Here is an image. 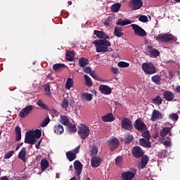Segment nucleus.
Wrapping results in <instances>:
<instances>
[{
  "label": "nucleus",
  "mask_w": 180,
  "mask_h": 180,
  "mask_svg": "<svg viewBox=\"0 0 180 180\" xmlns=\"http://www.w3.org/2000/svg\"><path fill=\"white\" fill-rule=\"evenodd\" d=\"M136 176V173L133 172H124L121 174V178L123 180H132Z\"/></svg>",
  "instance_id": "14"
},
{
  "label": "nucleus",
  "mask_w": 180,
  "mask_h": 180,
  "mask_svg": "<svg viewBox=\"0 0 180 180\" xmlns=\"http://www.w3.org/2000/svg\"><path fill=\"white\" fill-rule=\"evenodd\" d=\"M102 120L103 122H113V120H115V116L113 115V113L110 112L108 114H107L106 115H103L102 117Z\"/></svg>",
  "instance_id": "24"
},
{
  "label": "nucleus",
  "mask_w": 180,
  "mask_h": 180,
  "mask_svg": "<svg viewBox=\"0 0 180 180\" xmlns=\"http://www.w3.org/2000/svg\"><path fill=\"white\" fill-rule=\"evenodd\" d=\"M115 165L117 167H122L123 165V158L122 156H118L115 158Z\"/></svg>",
  "instance_id": "39"
},
{
  "label": "nucleus",
  "mask_w": 180,
  "mask_h": 180,
  "mask_svg": "<svg viewBox=\"0 0 180 180\" xmlns=\"http://www.w3.org/2000/svg\"><path fill=\"white\" fill-rule=\"evenodd\" d=\"M108 143L111 150H115V148L119 146V140L116 138H112Z\"/></svg>",
  "instance_id": "19"
},
{
  "label": "nucleus",
  "mask_w": 180,
  "mask_h": 180,
  "mask_svg": "<svg viewBox=\"0 0 180 180\" xmlns=\"http://www.w3.org/2000/svg\"><path fill=\"white\" fill-rule=\"evenodd\" d=\"M63 67H65V65L61 63H57L53 65V70H55V71H58L60 69L63 68Z\"/></svg>",
  "instance_id": "43"
},
{
  "label": "nucleus",
  "mask_w": 180,
  "mask_h": 180,
  "mask_svg": "<svg viewBox=\"0 0 180 180\" xmlns=\"http://www.w3.org/2000/svg\"><path fill=\"white\" fill-rule=\"evenodd\" d=\"M49 161H47V160L46 159H43L41 161V171H45L46 169H47V168H49Z\"/></svg>",
  "instance_id": "33"
},
{
  "label": "nucleus",
  "mask_w": 180,
  "mask_h": 180,
  "mask_svg": "<svg viewBox=\"0 0 180 180\" xmlns=\"http://www.w3.org/2000/svg\"><path fill=\"white\" fill-rule=\"evenodd\" d=\"M32 136L36 139L37 141L41 137V131L39 129H35L34 131H31Z\"/></svg>",
  "instance_id": "31"
},
{
  "label": "nucleus",
  "mask_w": 180,
  "mask_h": 180,
  "mask_svg": "<svg viewBox=\"0 0 180 180\" xmlns=\"http://www.w3.org/2000/svg\"><path fill=\"white\" fill-rule=\"evenodd\" d=\"M169 117L174 122H176V120H178V119H179V116L175 113H172V115H170Z\"/></svg>",
  "instance_id": "47"
},
{
  "label": "nucleus",
  "mask_w": 180,
  "mask_h": 180,
  "mask_svg": "<svg viewBox=\"0 0 180 180\" xmlns=\"http://www.w3.org/2000/svg\"><path fill=\"white\" fill-rule=\"evenodd\" d=\"M134 127L139 131H143V130H147V125L141 119H138L135 121Z\"/></svg>",
  "instance_id": "10"
},
{
  "label": "nucleus",
  "mask_w": 180,
  "mask_h": 180,
  "mask_svg": "<svg viewBox=\"0 0 180 180\" xmlns=\"http://www.w3.org/2000/svg\"><path fill=\"white\" fill-rule=\"evenodd\" d=\"M133 141V136L132 135H128L127 137V140L125 141L126 144H130Z\"/></svg>",
  "instance_id": "54"
},
{
  "label": "nucleus",
  "mask_w": 180,
  "mask_h": 180,
  "mask_svg": "<svg viewBox=\"0 0 180 180\" xmlns=\"http://www.w3.org/2000/svg\"><path fill=\"white\" fill-rule=\"evenodd\" d=\"M175 91L177 94H180V86L179 85H177L176 86V89H175Z\"/></svg>",
  "instance_id": "62"
},
{
  "label": "nucleus",
  "mask_w": 180,
  "mask_h": 180,
  "mask_svg": "<svg viewBox=\"0 0 180 180\" xmlns=\"http://www.w3.org/2000/svg\"><path fill=\"white\" fill-rule=\"evenodd\" d=\"M89 128L85 124H81L79 127L78 134L82 140H85L89 136Z\"/></svg>",
  "instance_id": "3"
},
{
  "label": "nucleus",
  "mask_w": 180,
  "mask_h": 180,
  "mask_svg": "<svg viewBox=\"0 0 180 180\" xmlns=\"http://www.w3.org/2000/svg\"><path fill=\"white\" fill-rule=\"evenodd\" d=\"M90 75H91V77H92V78H94V79H96V81H102V79H101V77H98L95 74V71H92V72H91Z\"/></svg>",
  "instance_id": "49"
},
{
  "label": "nucleus",
  "mask_w": 180,
  "mask_h": 180,
  "mask_svg": "<svg viewBox=\"0 0 180 180\" xmlns=\"http://www.w3.org/2000/svg\"><path fill=\"white\" fill-rule=\"evenodd\" d=\"M75 53L73 51H68L66 52L65 58L68 61H74L75 60Z\"/></svg>",
  "instance_id": "26"
},
{
  "label": "nucleus",
  "mask_w": 180,
  "mask_h": 180,
  "mask_svg": "<svg viewBox=\"0 0 180 180\" xmlns=\"http://www.w3.org/2000/svg\"><path fill=\"white\" fill-rule=\"evenodd\" d=\"M13 155V151H9L7 152L5 155H4V158L6 160H9V158H11V157H12V155Z\"/></svg>",
  "instance_id": "53"
},
{
  "label": "nucleus",
  "mask_w": 180,
  "mask_h": 180,
  "mask_svg": "<svg viewBox=\"0 0 180 180\" xmlns=\"http://www.w3.org/2000/svg\"><path fill=\"white\" fill-rule=\"evenodd\" d=\"M44 91L45 95H47V96H51V91H50V84L49 83L44 85Z\"/></svg>",
  "instance_id": "38"
},
{
  "label": "nucleus",
  "mask_w": 180,
  "mask_h": 180,
  "mask_svg": "<svg viewBox=\"0 0 180 180\" xmlns=\"http://www.w3.org/2000/svg\"><path fill=\"white\" fill-rule=\"evenodd\" d=\"M98 148L96 146H94L91 150V155H96V154H98Z\"/></svg>",
  "instance_id": "51"
},
{
  "label": "nucleus",
  "mask_w": 180,
  "mask_h": 180,
  "mask_svg": "<svg viewBox=\"0 0 180 180\" xmlns=\"http://www.w3.org/2000/svg\"><path fill=\"white\" fill-rule=\"evenodd\" d=\"M94 33L95 36H96V37H98V39H103L104 40H108L110 38L108 35H106V33L103 32V31L94 30Z\"/></svg>",
  "instance_id": "18"
},
{
  "label": "nucleus",
  "mask_w": 180,
  "mask_h": 180,
  "mask_svg": "<svg viewBox=\"0 0 180 180\" xmlns=\"http://www.w3.org/2000/svg\"><path fill=\"white\" fill-rule=\"evenodd\" d=\"M60 122L63 124L64 126H69L70 125V120L65 115L60 116Z\"/></svg>",
  "instance_id": "29"
},
{
  "label": "nucleus",
  "mask_w": 180,
  "mask_h": 180,
  "mask_svg": "<svg viewBox=\"0 0 180 180\" xmlns=\"http://www.w3.org/2000/svg\"><path fill=\"white\" fill-rule=\"evenodd\" d=\"M121 126L124 130H131L133 129V123L131 120L127 117H124L121 120Z\"/></svg>",
  "instance_id": "8"
},
{
  "label": "nucleus",
  "mask_w": 180,
  "mask_h": 180,
  "mask_svg": "<svg viewBox=\"0 0 180 180\" xmlns=\"http://www.w3.org/2000/svg\"><path fill=\"white\" fill-rule=\"evenodd\" d=\"M158 119V110H154L152 112L150 120L155 122Z\"/></svg>",
  "instance_id": "42"
},
{
  "label": "nucleus",
  "mask_w": 180,
  "mask_h": 180,
  "mask_svg": "<svg viewBox=\"0 0 180 180\" xmlns=\"http://www.w3.org/2000/svg\"><path fill=\"white\" fill-rule=\"evenodd\" d=\"M169 131H171V129L169 127H165L160 131V134L161 137H165Z\"/></svg>",
  "instance_id": "36"
},
{
  "label": "nucleus",
  "mask_w": 180,
  "mask_h": 180,
  "mask_svg": "<svg viewBox=\"0 0 180 180\" xmlns=\"http://www.w3.org/2000/svg\"><path fill=\"white\" fill-rule=\"evenodd\" d=\"M93 44H94L96 47V53H107L108 50V48L112 46L110 41L107 39L94 40Z\"/></svg>",
  "instance_id": "1"
},
{
  "label": "nucleus",
  "mask_w": 180,
  "mask_h": 180,
  "mask_svg": "<svg viewBox=\"0 0 180 180\" xmlns=\"http://www.w3.org/2000/svg\"><path fill=\"white\" fill-rule=\"evenodd\" d=\"M132 154L135 158H141L144 155V152H143L140 146H136L132 150Z\"/></svg>",
  "instance_id": "13"
},
{
  "label": "nucleus",
  "mask_w": 180,
  "mask_h": 180,
  "mask_svg": "<svg viewBox=\"0 0 180 180\" xmlns=\"http://www.w3.org/2000/svg\"><path fill=\"white\" fill-rule=\"evenodd\" d=\"M139 20L140 22H143V23H146V22L148 21V18L147 16H146V15H141L139 18Z\"/></svg>",
  "instance_id": "52"
},
{
  "label": "nucleus",
  "mask_w": 180,
  "mask_h": 180,
  "mask_svg": "<svg viewBox=\"0 0 180 180\" xmlns=\"http://www.w3.org/2000/svg\"><path fill=\"white\" fill-rule=\"evenodd\" d=\"M131 27L134 32L135 36H139L140 37H146V36H147V32L146 30L138 25L132 24L131 25Z\"/></svg>",
  "instance_id": "4"
},
{
  "label": "nucleus",
  "mask_w": 180,
  "mask_h": 180,
  "mask_svg": "<svg viewBox=\"0 0 180 180\" xmlns=\"http://www.w3.org/2000/svg\"><path fill=\"white\" fill-rule=\"evenodd\" d=\"M63 109H68V101L67 99H63L61 103Z\"/></svg>",
  "instance_id": "45"
},
{
  "label": "nucleus",
  "mask_w": 180,
  "mask_h": 180,
  "mask_svg": "<svg viewBox=\"0 0 180 180\" xmlns=\"http://www.w3.org/2000/svg\"><path fill=\"white\" fill-rule=\"evenodd\" d=\"M40 143H41V140L39 141L38 143L36 144L35 147L39 150L40 148Z\"/></svg>",
  "instance_id": "64"
},
{
  "label": "nucleus",
  "mask_w": 180,
  "mask_h": 180,
  "mask_svg": "<svg viewBox=\"0 0 180 180\" xmlns=\"http://www.w3.org/2000/svg\"><path fill=\"white\" fill-rule=\"evenodd\" d=\"M142 69L146 74L153 75L155 74V67L151 63H145L142 65Z\"/></svg>",
  "instance_id": "5"
},
{
  "label": "nucleus",
  "mask_w": 180,
  "mask_h": 180,
  "mask_svg": "<svg viewBox=\"0 0 180 180\" xmlns=\"http://www.w3.org/2000/svg\"><path fill=\"white\" fill-rule=\"evenodd\" d=\"M74 167H75V169L76 171L77 175L79 176V175H81V172H82V164L81 163V162L78 160H75L74 162Z\"/></svg>",
  "instance_id": "16"
},
{
  "label": "nucleus",
  "mask_w": 180,
  "mask_h": 180,
  "mask_svg": "<svg viewBox=\"0 0 180 180\" xmlns=\"http://www.w3.org/2000/svg\"><path fill=\"white\" fill-rule=\"evenodd\" d=\"M68 131L70 134H73V133H77V127L74 124H70L68 127Z\"/></svg>",
  "instance_id": "37"
},
{
  "label": "nucleus",
  "mask_w": 180,
  "mask_h": 180,
  "mask_svg": "<svg viewBox=\"0 0 180 180\" xmlns=\"http://www.w3.org/2000/svg\"><path fill=\"white\" fill-rule=\"evenodd\" d=\"M158 40L162 41V43H176L178 39L176 37L172 35V34L165 33V34H160L158 35Z\"/></svg>",
  "instance_id": "2"
},
{
  "label": "nucleus",
  "mask_w": 180,
  "mask_h": 180,
  "mask_svg": "<svg viewBox=\"0 0 180 180\" xmlns=\"http://www.w3.org/2000/svg\"><path fill=\"white\" fill-rule=\"evenodd\" d=\"M27 154V151L26 150V148H22L20 150L19 154H18V158L20 160H22L24 162H26V155Z\"/></svg>",
  "instance_id": "23"
},
{
  "label": "nucleus",
  "mask_w": 180,
  "mask_h": 180,
  "mask_svg": "<svg viewBox=\"0 0 180 180\" xmlns=\"http://www.w3.org/2000/svg\"><path fill=\"white\" fill-rule=\"evenodd\" d=\"M54 133H55V134H57L58 136L63 134L64 133V127H63V125H61L60 124L55 125Z\"/></svg>",
  "instance_id": "21"
},
{
  "label": "nucleus",
  "mask_w": 180,
  "mask_h": 180,
  "mask_svg": "<svg viewBox=\"0 0 180 180\" xmlns=\"http://www.w3.org/2000/svg\"><path fill=\"white\" fill-rule=\"evenodd\" d=\"M121 7H122V4L120 3L114 4L111 6V11L112 12H114L115 13H116V12H119Z\"/></svg>",
  "instance_id": "32"
},
{
  "label": "nucleus",
  "mask_w": 180,
  "mask_h": 180,
  "mask_svg": "<svg viewBox=\"0 0 180 180\" xmlns=\"http://www.w3.org/2000/svg\"><path fill=\"white\" fill-rule=\"evenodd\" d=\"M16 134L15 140L17 141H20V139H22V134Z\"/></svg>",
  "instance_id": "59"
},
{
  "label": "nucleus",
  "mask_w": 180,
  "mask_h": 180,
  "mask_svg": "<svg viewBox=\"0 0 180 180\" xmlns=\"http://www.w3.org/2000/svg\"><path fill=\"white\" fill-rule=\"evenodd\" d=\"M164 118V114L161 113L160 112H158V119H163Z\"/></svg>",
  "instance_id": "63"
},
{
  "label": "nucleus",
  "mask_w": 180,
  "mask_h": 180,
  "mask_svg": "<svg viewBox=\"0 0 180 180\" xmlns=\"http://www.w3.org/2000/svg\"><path fill=\"white\" fill-rule=\"evenodd\" d=\"M131 21L127 19H124V20L120 19L117 22V25L118 26H127V25H131Z\"/></svg>",
  "instance_id": "28"
},
{
  "label": "nucleus",
  "mask_w": 180,
  "mask_h": 180,
  "mask_svg": "<svg viewBox=\"0 0 180 180\" xmlns=\"http://www.w3.org/2000/svg\"><path fill=\"white\" fill-rule=\"evenodd\" d=\"M153 103L155 105H158V96H157L155 98H153Z\"/></svg>",
  "instance_id": "61"
},
{
  "label": "nucleus",
  "mask_w": 180,
  "mask_h": 180,
  "mask_svg": "<svg viewBox=\"0 0 180 180\" xmlns=\"http://www.w3.org/2000/svg\"><path fill=\"white\" fill-rule=\"evenodd\" d=\"M98 89L103 95H110L112 94V89L107 85H100Z\"/></svg>",
  "instance_id": "15"
},
{
  "label": "nucleus",
  "mask_w": 180,
  "mask_h": 180,
  "mask_svg": "<svg viewBox=\"0 0 180 180\" xmlns=\"http://www.w3.org/2000/svg\"><path fill=\"white\" fill-rule=\"evenodd\" d=\"M169 140H166L165 141L163 142L164 146H165V147H171L172 146V143H171V139L168 138Z\"/></svg>",
  "instance_id": "55"
},
{
  "label": "nucleus",
  "mask_w": 180,
  "mask_h": 180,
  "mask_svg": "<svg viewBox=\"0 0 180 180\" xmlns=\"http://www.w3.org/2000/svg\"><path fill=\"white\" fill-rule=\"evenodd\" d=\"M163 95L165 96V99H166V101H168L169 102L172 101V100L175 98V95L174 94V93L170 91H165Z\"/></svg>",
  "instance_id": "20"
},
{
  "label": "nucleus",
  "mask_w": 180,
  "mask_h": 180,
  "mask_svg": "<svg viewBox=\"0 0 180 180\" xmlns=\"http://www.w3.org/2000/svg\"><path fill=\"white\" fill-rule=\"evenodd\" d=\"M119 68H127V67H130V63L124 61H120L117 64Z\"/></svg>",
  "instance_id": "41"
},
{
  "label": "nucleus",
  "mask_w": 180,
  "mask_h": 180,
  "mask_svg": "<svg viewBox=\"0 0 180 180\" xmlns=\"http://www.w3.org/2000/svg\"><path fill=\"white\" fill-rule=\"evenodd\" d=\"M15 134H22V130L20 129V127H15Z\"/></svg>",
  "instance_id": "58"
},
{
  "label": "nucleus",
  "mask_w": 180,
  "mask_h": 180,
  "mask_svg": "<svg viewBox=\"0 0 180 180\" xmlns=\"http://www.w3.org/2000/svg\"><path fill=\"white\" fill-rule=\"evenodd\" d=\"M37 103L39 108H42V109H47V105H46V104H44V103L41 100H39Z\"/></svg>",
  "instance_id": "50"
},
{
  "label": "nucleus",
  "mask_w": 180,
  "mask_h": 180,
  "mask_svg": "<svg viewBox=\"0 0 180 180\" xmlns=\"http://www.w3.org/2000/svg\"><path fill=\"white\" fill-rule=\"evenodd\" d=\"M148 164V158L145 155L142 157L141 164L139 165V169H143L146 167V166Z\"/></svg>",
  "instance_id": "22"
},
{
  "label": "nucleus",
  "mask_w": 180,
  "mask_h": 180,
  "mask_svg": "<svg viewBox=\"0 0 180 180\" xmlns=\"http://www.w3.org/2000/svg\"><path fill=\"white\" fill-rule=\"evenodd\" d=\"M112 71L114 74H119V72H120L119 68H112Z\"/></svg>",
  "instance_id": "60"
},
{
  "label": "nucleus",
  "mask_w": 180,
  "mask_h": 180,
  "mask_svg": "<svg viewBox=\"0 0 180 180\" xmlns=\"http://www.w3.org/2000/svg\"><path fill=\"white\" fill-rule=\"evenodd\" d=\"M143 6V0H131L129 2V7L132 11H137V9H141Z\"/></svg>",
  "instance_id": "6"
},
{
  "label": "nucleus",
  "mask_w": 180,
  "mask_h": 180,
  "mask_svg": "<svg viewBox=\"0 0 180 180\" xmlns=\"http://www.w3.org/2000/svg\"><path fill=\"white\" fill-rule=\"evenodd\" d=\"M89 64V60L85 58H81L79 60V67H85V65H88Z\"/></svg>",
  "instance_id": "34"
},
{
  "label": "nucleus",
  "mask_w": 180,
  "mask_h": 180,
  "mask_svg": "<svg viewBox=\"0 0 180 180\" xmlns=\"http://www.w3.org/2000/svg\"><path fill=\"white\" fill-rule=\"evenodd\" d=\"M32 110H33V105H29L25 107L20 112V117H22L23 119V118L26 117V116H29V115L30 114V112H32Z\"/></svg>",
  "instance_id": "12"
},
{
  "label": "nucleus",
  "mask_w": 180,
  "mask_h": 180,
  "mask_svg": "<svg viewBox=\"0 0 180 180\" xmlns=\"http://www.w3.org/2000/svg\"><path fill=\"white\" fill-rule=\"evenodd\" d=\"M146 54L147 56H149V57H151L152 58H155V57H158V51L151 46H146Z\"/></svg>",
  "instance_id": "11"
},
{
  "label": "nucleus",
  "mask_w": 180,
  "mask_h": 180,
  "mask_svg": "<svg viewBox=\"0 0 180 180\" xmlns=\"http://www.w3.org/2000/svg\"><path fill=\"white\" fill-rule=\"evenodd\" d=\"M84 78L86 81V85H87V86H92L93 83L91 77H89V76H88L87 75H84Z\"/></svg>",
  "instance_id": "40"
},
{
  "label": "nucleus",
  "mask_w": 180,
  "mask_h": 180,
  "mask_svg": "<svg viewBox=\"0 0 180 180\" xmlns=\"http://www.w3.org/2000/svg\"><path fill=\"white\" fill-rule=\"evenodd\" d=\"M78 153H79V146L76 147L72 150L67 152L66 157L68 160L74 161V160H75V158H77V154H78Z\"/></svg>",
  "instance_id": "9"
},
{
  "label": "nucleus",
  "mask_w": 180,
  "mask_h": 180,
  "mask_svg": "<svg viewBox=\"0 0 180 180\" xmlns=\"http://www.w3.org/2000/svg\"><path fill=\"white\" fill-rule=\"evenodd\" d=\"M50 123V118L46 117L44 119V120L42 122L41 126V127H46Z\"/></svg>",
  "instance_id": "48"
},
{
  "label": "nucleus",
  "mask_w": 180,
  "mask_h": 180,
  "mask_svg": "<svg viewBox=\"0 0 180 180\" xmlns=\"http://www.w3.org/2000/svg\"><path fill=\"white\" fill-rule=\"evenodd\" d=\"M81 98L82 101H86V102H91V101L93 99L92 94L89 93L82 94Z\"/></svg>",
  "instance_id": "27"
},
{
  "label": "nucleus",
  "mask_w": 180,
  "mask_h": 180,
  "mask_svg": "<svg viewBox=\"0 0 180 180\" xmlns=\"http://www.w3.org/2000/svg\"><path fill=\"white\" fill-rule=\"evenodd\" d=\"M167 78V73L164 71L160 72V77H158V82L161 81V79H165Z\"/></svg>",
  "instance_id": "44"
},
{
  "label": "nucleus",
  "mask_w": 180,
  "mask_h": 180,
  "mask_svg": "<svg viewBox=\"0 0 180 180\" xmlns=\"http://www.w3.org/2000/svg\"><path fill=\"white\" fill-rule=\"evenodd\" d=\"M142 136L144 137V139H146V140H150L151 136H150V131H145L142 133Z\"/></svg>",
  "instance_id": "46"
},
{
  "label": "nucleus",
  "mask_w": 180,
  "mask_h": 180,
  "mask_svg": "<svg viewBox=\"0 0 180 180\" xmlns=\"http://www.w3.org/2000/svg\"><path fill=\"white\" fill-rule=\"evenodd\" d=\"M102 162V159L99 157H94L91 160V165L93 168H98L99 165H101V162Z\"/></svg>",
  "instance_id": "17"
},
{
  "label": "nucleus",
  "mask_w": 180,
  "mask_h": 180,
  "mask_svg": "<svg viewBox=\"0 0 180 180\" xmlns=\"http://www.w3.org/2000/svg\"><path fill=\"white\" fill-rule=\"evenodd\" d=\"M25 143L27 144H36L37 143V140L33 136V132L32 131H28L25 134Z\"/></svg>",
  "instance_id": "7"
},
{
  "label": "nucleus",
  "mask_w": 180,
  "mask_h": 180,
  "mask_svg": "<svg viewBox=\"0 0 180 180\" xmlns=\"http://www.w3.org/2000/svg\"><path fill=\"white\" fill-rule=\"evenodd\" d=\"M74 86V80L72 78H68L66 81L65 88L66 89H70Z\"/></svg>",
  "instance_id": "35"
},
{
  "label": "nucleus",
  "mask_w": 180,
  "mask_h": 180,
  "mask_svg": "<svg viewBox=\"0 0 180 180\" xmlns=\"http://www.w3.org/2000/svg\"><path fill=\"white\" fill-rule=\"evenodd\" d=\"M114 33L117 37H122L123 36V31L121 27H115L114 28Z\"/></svg>",
  "instance_id": "30"
},
{
  "label": "nucleus",
  "mask_w": 180,
  "mask_h": 180,
  "mask_svg": "<svg viewBox=\"0 0 180 180\" xmlns=\"http://www.w3.org/2000/svg\"><path fill=\"white\" fill-rule=\"evenodd\" d=\"M152 81L158 85V75H155V76L152 77Z\"/></svg>",
  "instance_id": "57"
},
{
  "label": "nucleus",
  "mask_w": 180,
  "mask_h": 180,
  "mask_svg": "<svg viewBox=\"0 0 180 180\" xmlns=\"http://www.w3.org/2000/svg\"><path fill=\"white\" fill-rule=\"evenodd\" d=\"M84 72H85L86 74L91 75V72H92V70L90 67H86L84 68Z\"/></svg>",
  "instance_id": "56"
},
{
  "label": "nucleus",
  "mask_w": 180,
  "mask_h": 180,
  "mask_svg": "<svg viewBox=\"0 0 180 180\" xmlns=\"http://www.w3.org/2000/svg\"><path fill=\"white\" fill-rule=\"evenodd\" d=\"M139 144L142 147H145V148H151V143L148 139L146 140L145 139H141L139 140Z\"/></svg>",
  "instance_id": "25"
}]
</instances>
